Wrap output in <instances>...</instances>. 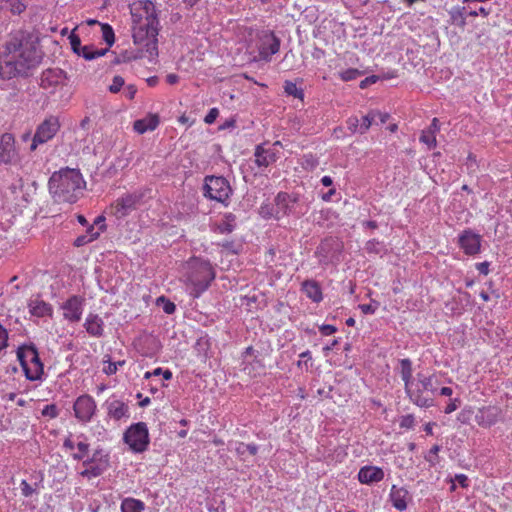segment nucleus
Instances as JSON below:
<instances>
[{
	"instance_id": "obj_1",
	"label": "nucleus",
	"mask_w": 512,
	"mask_h": 512,
	"mask_svg": "<svg viewBox=\"0 0 512 512\" xmlns=\"http://www.w3.org/2000/svg\"><path fill=\"white\" fill-rule=\"evenodd\" d=\"M40 61L41 53L32 41L13 37L5 44L0 57V75L6 79L26 75Z\"/></svg>"
},
{
	"instance_id": "obj_2",
	"label": "nucleus",
	"mask_w": 512,
	"mask_h": 512,
	"mask_svg": "<svg viewBox=\"0 0 512 512\" xmlns=\"http://www.w3.org/2000/svg\"><path fill=\"white\" fill-rule=\"evenodd\" d=\"M49 191L57 202L75 203L83 194L86 182L78 169L55 171L48 182Z\"/></svg>"
},
{
	"instance_id": "obj_3",
	"label": "nucleus",
	"mask_w": 512,
	"mask_h": 512,
	"mask_svg": "<svg viewBox=\"0 0 512 512\" xmlns=\"http://www.w3.org/2000/svg\"><path fill=\"white\" fill-rule=\"evenodd\" d=\"M182 281L193 298H199L215 279V270L209 260L191 257L182 265Z\"/></svg>"
},
{
	"instance_id": "obj_4",
	"label": "nucleus",
	"mask_w": 512,
	"mask_h": 512,
	"mask_svg": "<svg viewBox=\"0 0 512 512\" xmlns=\"http://www.w3.org/2000/svg\"><path fill=\"white\" fill-rule=\"evenodd\" d=\"M308 211V205L295 192H279L273 202L263 203L259 213L264 219L280 220L284 217L301 218Z\"/></svg>"
},
{
	"instance_id": "obj_5",
	"label": "nucleus",
	"mask_w": 512,
	"mask_h": 512,
	"mask_svg": "<svg viewBox=\"0 0 512 512\" xmlns=\"http://www.w3.org/2000/svg\"><path fill=\"white\" fill-rule=\"evenodd\" d=\"M159 21L154 13H148L133 27V40L139 49L146 53L150 62L158 56Z\"/></svg>"
},
{
	"instance_id": "obj_6",
	"label": "nucleus",
	"mask_w": 512,
	"mask_h": 512,
	"mask_svg": "<svg viewBox=\"0 0 512 512\" xmlns=\"http://www.w3.org/2000/svg\"><path fill=\"white\" fill-rule=\"evenodd\" d=\"M69 76L60 68H48L40 75L39 86L49 95H58L60 102L67 104L72 96L68 89Z\"/></svg>"
},
{
	"instance_id": "obj_7",
	"label": "nucleus",
	"mask_w": 512,
	"mask_h": 512,
	"mask_svg": "<svg viewBox=\"0 0 512 512\" xmlns=\"http://www.w3.org/2000/svg\"><path fill=\"white\" fill-rule=\"evenodd\" d=\"M399 365V374L404 382L405 393L409 397L410 401L421 408H429L433 406L432 397L422 395V390L414 388L412 361L409 358H404L399 361Z\"/></svg>"
},
{
	"instance_id": "obj_8",
	"label": "nucleus",
	"mask_w": 512,
	"mask_h": 512,
	"mask_svg": "<svg viewBox=\"0 0 512 512\" xmlns=\"http://www.w3.org/2000/svg\"><path fill=\"white\" fill-rule=\"evenodd\" d=\"M17 358L28 380L37 381L42 379L44 367L34 345L20 346L17 350Z\"/></svg>"
},
{
	"instance_id": "obj_9",
	"label": "nucleus",
	"mask_w": 512,
	"mask_h": 512,
	"mask_svg": "<svg viewBox=\"0 0 512 512\" xmlns=\"http://www.w3.org/2000/svg\"><path fill=\"white\" fill-rule=\"evenodd\" d=\"M280 39L270 30H261L256 34L255 48L258 54L253 57L254 61L270 62L273 55L280 50Z\"/></svg>"
},
{
	"instance_id": "obj_10",
	"label": "nucleus",
	"mask_w": 512,
	"mask_h": 512,
	"mask_svg": "<svg viewBox=\"0 0 512 512\" xmlns=\"http://www.w3.org/2000/svg\"><path fill=\"white\" fill-rule=\"evenodd\" d=\"M123 439L132 452L142 453L146 451L150 443L147 424L144 422L132 424L125 431Z\"/></svg>"
},
{
	"instance_id": "obj_11",
	"label": "nucleus",
	"mask_w": 512,
	"mask_h": 512,
	"mask_svg": "<svg viewBox=\"0 0 512 512\" xmlns=\"http://www.w3.org/2000/svg\"><path fill=\"white\" fill-rule=\"evenodd\" d=\"M109 455L103 449H95L92 455L83 460L84 470L80 475L87 479L101 476L109 467Z\"/></svg>"
},
{
	"instance_id": "obj_12",
	"label": "nucleus",
	"mask_w": 512,
	"mask_h": 512,
	"mask_svg": "<svg viewBox=\"0 0 512 512\" xmlns=\"http://www.w3.org/2000/svg\"><path fill=\"white\" fill-rule=\"evenodd\" d=\"M232 193L228 180L222 176H206L204 195L211 200L225 203Z\"/></svg>"
},
{
	"instance_id": "obj_13",
	"label": "nucleus",
	"mask_w": 512,
	"mask_h": 512,
	"mask_svg": "<svg viewBox=\"0 0 512 512\" xmlns=\"http://www.w3.org/2000/svg\"><path fill=\"white\" fill-rule=\"evenodd\" d=\"M60 129V122L57 116L51 115L44 119L36 128L35 134L32 137L30 151H35L41 144L47 143Z\"/></svg>"
},
{
	"instance_id": "obj_14",
	"label": "nucleus",
	"mask_w": 512,
	"mask_h": 512,
	"mask_svg": "<svg viewBox=\"0 0 512 512\" xmlns=\"http://www.w3.org/2000/svg\"><path fill=\"white\" fill-rule=\"evenodd\" d=\"M74 417L81 425L90 423L97 412L94 398L88 394L78 396L73 404Z\"/></svg>"
},
{
	"instance_id": "obj_15",
	"label": "nucleus",
	"mask_w": 512,
	"mask_h": 512,
	"mask_svg": "<svg viewBox=\"0 0 512 512\" xmlns=\"http://www.w3.org/2000/svg\"><path fill=\"white\" fill-rule=\"evenodd\" d=\"M341 248L342 246L337 239L326 238L321 241L315 254L319 263L323 266H327L339 261Z\"/></svg>"
},
{
	"instance_id": "obj_16",
	"label": "nucleus",
	"mask_w": 512,
	"mask_h": 512,
	"mask_svg": "<svg viewBox=\"0 0 512 512\" xmlns=\"http://www.w3.org/2000/svg\"><path fill=\"white\" fill-rule=\"evenodd\" d=\"M143 198V193L133 192L119 197L111 206L112 214L122 219L134 211Z\"/></svg>"
},
{
	"instance_id": "obj_17",
	"label": "nucleus",
	"mask_w": 512,
	"mask_h": 512,
	"mask_svg": "<svg viewBox=\"0 0 512 512\" xmlns=\"http://www.w3.org/2000/svg\"><path fill=\"white\" fill-rule=\"evenodd\" d=\"M482 236L470 228L458 235V246L465 255L474 256L481 251Z\"/></svg>"
},
{
	"instance_id": "obj_18",
	"label": "nucleus",
	"mask_w": 512,
	"mask_h": 512,
	"mask_svg": "<svg viewBox=\"0 0 512 512\" xmlns=\"http://www.w3.org/2000/svg\"><path fill=\"white\" fill-rule=\"evenodd\" d=\"M19 161V153L15 146V138L11 133L0 137V164L12 165Z\"/></svg>"
},
{
	"instance_id": "obj_19",
	"label": "nucleus",
	"mask_w": 512,
	"mask_h": 512,
	"mask_svg": "<svg viewBox=\"0 0 512 512\" xmlns=\"http://www.w3.org/2000/svg\"><path fill=\"white\" fill-rule=\"evenodd\" d=\"M280 145L277 141L273 146ZM278 159L277 152L274 147L266 146V144H259L254 151V162L260 170L266 169L271 164L275 163Z\"/></svg>"
},
{
	"instance_id": "obj_20",
	"label": "nucleus",
	"mask_w": 512,
	"mask_h": 512,
	"mask_svg": "<svg viewBox=\"0 0 512 512\" xmlns=\"http://www.w3.org/2000/svg\"><path fill=\"white\" fill-rule=\"evenodd\" d=\"M84 307V299L80 296H71L61 306L63 317L70 322H78L81 319Z\"/></svg>"
},
{
	"instance_id": "obj_21",
	"label": "nucleus",
	"mask_w": 512,
	"mask_h": 512,
	"mask_svg": "<svg viewBox=\"0 0 512 512\" xmlns=\"http://www.w3.org/2000/svg\"><path fill=\"white\" fill-rule=\"evenodd\" d=\"M109 418L119 421L130 417L129 406L123 401L110 397L104 403Z\"/></svg>"
},
{
	"instance_id": "obj_22",
	"label": "nucleus",
	"mask_w": 512,
	"mask_h": 512,
	"mask_svg": "<svg viewBox=\"0 0 512 512\" xmlns=\"http://www.w3.org/2000/svg\"><path fill=\"white\" fill-rule=\"evenodd\" d=\"M28 310L30 315L36 318L52 317L53 314L52 305L39 296L31 298L28 301Z\"/></svg>"
},
{
	"instance_id": "obj_23",
	"label": "nucleus",
	"mask_w": 512,
	"mask_h": 512,
	"mask_svg": "<svg viewBox=\"0 0 512 512\" xmlns=\"http://www.w3.org/2000/svg\"><path fill=\"white\" fill-rule=\"evenodd\" d=\"M384 479V471L377 466L366 465L360 468L358 480L361 484L371 485Z\"/></svg>"
},
{
	"instance_id": "obj_24",
	"label": "nucleus",
	"mask_w": 512,
	"mask_h": 512,
	"mask_svg": "<svg viewBox=\"0 0 512 512\" xmlns=\"http://www.w3.org/2000/svg\"><path fill=\"white\" fill-rule=\"evenodd\" d=\"M500 413V408L496 406L483 407L476 414L477 423L484 427H490L499 420Z\"/></svg>"
},
{
	"instance_id": "obj_25",
	"label": "nucleus",
	"mask_w": 512,
	"mask_h": 512,
	"mask_svg": "<svg viewBox=\"0 0 512 512\" xmlns=\"http://www.w3.org/2000/svg\"><path fill=\"white\" fill-rule=\"evenodd\" d=\"M160 124L158 114L149 113L144 118L138 119L133 124V129L138 134H144L148 131H154Z\"/></svg>"
},
{
	"instance_id": "obj_26",
	"label": "nucleus",
	"mask_w": 512,
	"mask_h": 512,
	"mask_svg": "<svg viewBox=\"0 0 512 512\" xmlns=\"http://www.w3.org/2000/svg\"><path fill=\"white\" fill-rule=\"evenodd\" d=\"M84 328L90 336L100 338L104 334V321L99 315L89 313L85 319Z\"/></svg>"
},
{
	"instance_id": "obj_27",
	"label": "nucleus",
	"mask_w": 512,
	"mask_h": 512,
	"mask_svg": "<svg viewBox=\"0 0 512 512\" xmlns=\"http://www.w3.org/2000/svg\"><path fill=\"white\" fill-rule=\"evenodd\" d=\"M409 498V492L403 487H397L396 485H392L389 499L394 508L399 511H404L407 509V500Z\"/></svg>"
},
{
	"instance_id": "obj_28",
	"label": "nucleus",
	"mask_w": 512,
	"mask_h": 512,
	"mask_svg": "<svg viewBox=\"0 0 512 512\" xmlns=\"http://www.w3.org/2000/svg\"><path fill=\"white\" fill-rule=\"evenodd\" d=\"M301 291L314 303H320L323 300L322 289L315 280H305L301 285Z\"/></svg>"
},
{
	"instance_id": "obj_29",
	"label": "nucleus",
	"mask_w": 512,
	"mask_h": 512,
	"mask_svg": "<svg viewBox=\"0 0 512 512\" xmlns=\"http://www.w3.org/2000/svg\"><path fill=\"white\" fill-rule=\"evenodd\" d=\"M414 388L422 390V395L428 396L425 393H434L437 388L435 386V376H426L424 374H417V381H414Z\"/></svg>"
},
{
	"instance_id": "obj_30",
	"label": "nucleus",
	"mask_w": 512,
	"mask_h": 512,
	"mask_svg": "<svg viewBox=\"0 0 512 512\" xmlns=\"http://www.w3.org/2000/svg\"><path fill=\"white\" fill-rule=\"evenodd\" d=\"M234 450L242 460L246 461L248 456L257 454L259 447L255 443L235 442Z\"/></svg>"
},
{
	"instance_id": "obj_31",
	"label": "nucleus",
	"mask_w": 512,
	"mask_h": 512,
	"mask_svg": "<svg viewBox=\"0 0 512 512\" xmlns=\"http://www.w3.org/2000/svg\"><path fill=\"white\" fill-rule=\"evenodd\" d=\"M145 503L142 500L127 497L121 501V512H143L145 510Z\"/></svg>"
},
{
	"instance_id": "obj_32",
	"label": "nucleus",
	"mask_w": 512,
	"mask_h": 512,
	"mask_svg": "<svg viewBox=\"0 0 512 512\" xmlns=\"http://www.w3.org/2000/svg\"><path fill=\"white\" fill-rule=\"evenodd\" d=\"M451 21L454 25L464 28L466 26L467 8L466 7H453L449 11Z\"/></svg>"
},
{
	"instance_id": "obj_33",
	"label": "nucleus",
	"mask_w": 512,
	"mask_h": 512,
	"mask_svg": "<svg viewBox=\"0 0 512 512\" xmlns=\"http://www.w3.org/2000/svg\"><path fill=\"white\" fill-rule=\"evenodd\" d=\"M236 227V216L232 213H226L223 219L217 225V231L220 234H229Z\"/></svg>"
},
{
	"instance_id": "obj_34",
	"label": "nucleus",
	"mask_w": 512,
	"mask_h": 512,
	"mask_svg": "<svg viewBox=\"0 0 512 512\" xmlns=\"http://www.w3.org/2000/svg\"><path fill=\"white\" fill-rule=\"evenodd\" d=\"M77 443L76 448L78 452L72 454V458L76 461H83L85 460V456L88 454L89 451V443L87 442V438L84 434H80L77 436Z\"/></svg>"
},
{
	"instance_id": "obj_35",
	"label": "nucleus",
	"mask_w": 512,
	"mask_h": 512,
	"mask_svg": "<svg viewBox=\"0 0 512 512\" xmlns=\"http://www.w3.org/2000/svg\"><path fill=\"white\" fill-rule=\"evenodd\" d=\"M108 51V48L105 49H96L92 45L82 46L80 49V55L86 60H93L99 57L104 56Z\"/></svg>"
},
{
	"instance_id": "obj_36",
	"label": "nucleus",
	"mask_w": 512,
	"mask_h": 512,
	"mask_svg": "<svg viewBox=\"0 0 512 512\" xmlns=\"http://www.w3.org/2000/svg\"><path fill=\"white\" fill-rule=\"evenodd\" d=\"M283 88L287 95L293 96L299 100L304 99V91L301 87H298L296 83L287 80L284 82Z\"/></svg>"
},
{
	"instance_id": "obj_37",
	"label": "nucleus",
	"mask_w": 512,
	"mask_h": 512,
	"mask_svg": "<svg viewBox=\"0 0 512 512\" xmlns=\"http://www.w3.org/2000/svg\"><path fill=\"white\" fill-rule=\"evenodd\" d=\"M365 250L369 254L374 253V254L382 255L386 252V247L383 242H380L376 239H371L366 242Z\"/></svg>"
},
{
	"instance_id": "obj_38",
	"label": "nucleus",
	"mask_w": 512,
	"mask_h": 512,
	"mask_svg": "<svg viewBox=\"0 0 512 512\" xmlns=\"http://www.w3.org/2000/svg\"><path fill=\"white\" fill-rule=\"evenodd\" d=\"M5 6L12 15H21L27 8V5L22 0L7 1Z\"/></svg>"
},
{
	"instance_id": "obj_39",
	"label": "nucleus",
	"mask_w": 512,
	"mask_h": 512,
	"mask_svg": "<svg viewBox=\"0 0 512 512\" xmlns=\"http://www.w3.org/2000/svg\"><path fill=\"white\" fill-rule=\"evenodd\" d=\"M99 25L101 26L102 38L108 45L107 48L109 49L115 42L114 31H113L112 27L107 23H105V24L99 23Z\"/></svg>"
},
{
	"instance_id": "obj_40",
	"label": "nucleus",
	"mask_w": 512,
	"mask_h": 512,
	"mask_svg": "<svg viewBox=\"0 0 512 512\" xmlns=\"http://www.w3.org/2000/svg\"><path fill=\"white\" fill-rule=\"evenodd\" d=\"M420 142L425 144L429 150L437 146L436 135L423 129L419 138Z\"/></svg>"
},
{
	"instance_id": "obj_41",
	"label": "nucleus",
	"mask_w": 512,
	"mask_h": 512,
	"mask_svg": "<svg viewBox=\"0 0 512 512\" xmlns=\"http://www.w3.org/2000/svg\"><path fill=\"white\" fill-rule=\"evenodd\" d=\"M318 164V158L315 157L313 154L303 155L301 160V166L303 169L312 171L318 166Z\"/></svg>"
},
{
	"instance_id": "obj_42",
	"label": "nucleus",
	"mask_w": 512,
	"mask_h": 512,
	"mask_svg": "<svg viewBox=\"0 0 512 512\" xmlns=\"http://www.w3.org/2000/svg\"><path fill=\"white\" fill-rule=\"evenodd\" d=\"M156 303L166 314H173L176 310V305L165 296L158 297Z\"/></svg>"
},
{
	"instance_id": "obj_43",
	"label": "nucleus",
	"mask_w": 512,
	"mask_h": 512,
	"mask_svg": "<svg viewBox=\"0 0 512 512\" xmlns=\"http://www.w3.org/2000/svg\"><path fill=\"white\" fill-rule=\"evenodd\" d=\"M300 359L297 361V367L300 369H305V371H308V369L312 366V354L309 350H306L302 352L299 355Z\"/></svg>"
},
{
	"instance_id": "obj_44",
	"label": "nucleus",
	"mask_w": 512,
	"mask_h": 512,
	"mask_svg": "<svg viewBox=\"0 0 512 512\" xmlns=\"http://www.w3.org/2000/svg\"><path fill=\"white\" fill-rule=\"evenodd\" d=\"M360 75H362V72L355 68H349L339 72V77L344 82L355 80Z\"/></svg>"
},
{
	"instance_id": "obj_45",
	"label": "nucleus",
	"mask_w": 512,
	"mask_h": 512,
	"mask_svg": "<svg viewBox=\"0 0 512 512\" xmlns=\"http://www.w3.org/2000/svg\"><path fill=\"white\" fill-rule=\"evenodd\" d=\"M41 414L43 417L55 419L59 416V409L55 404H47L43 407Z\"/></svg>"
},
{
	"instance_id": "obj_46",
	"label": "nucleus",
	"mask_w": 512,
	"mask_h": 512,
	"mask_svg": "<svg viewBox=\"0 0 512 512\" xmlns=\"http://www.w3.org/2000/svg\"><path fill=\"white\" fill-rule=\"evenodd\" d=\"M125 364V360H120L117 362L107 361V365L103 367V372L106 375H113L115 374L119 367H122Z\"/></svg>"
},
{
	"instance_id": "obj_47",
	"label": "nucleus",
	"mask_w": 512,
	"mask_h": 512,
	"mask_svg": "<svg viewBox=\"0 0 512 512\" xmlns=\"http://www.w3.org/2000/svg\"><path fill=\"white\" fill-rule=\"evenodd\" d=\"M373 123H375V121L373 118L372 111H370L367 115H365L362 118V122L360 123V127H359V133L360 134L366 133Z\"/></svg>"
},
{
	"instance_id": "obj_48",
	"label": "nucleus",
	"mask_w": 512,
	"mask_h": 512,
	"mask_svg": "<svg viewBox=\"0 0 512 512\" xmlns=\"http://www.w3.org/2000/svg\"><path fill=\"white\" fill-rule=\"evenodd\" d=\"M98 237H99V232H95V234H91V235H81L75 239L74 245L76 247H81V246H84V245L94 241Z\"/></svg>"
},
{
	"instance_id": "obj_49",
	"label": "nucleus",
	"mask_w": 512,
	"mask_h": 512,
	"mask_svg": "<svg viewBox=\"0 0 512 512\" xmlns=\"http://www.w3.org/2000/svg\"><path fill=\"white\" fill-rule=\"evenodd\" d=\"M8 331L7 329L0 324V355L6 353V349L8 347Z\"/></svg>"
},
{
	"instance_id": "obj_50",
	"label": "nucleus",
	"mask_w": 512,
	"mask_h": 512,
	"mask_svg": "<svg viewBox=\"0 0 512 512\" xmlns=\"http://www.w3.org/2000/svg\"><path fill=\"white\" fill-rule=\"evenodd\" d=\"M124 85H125L124 78L119 75H116L112 79V83L109 86V91L111 93H118L121 91V89L124 87Z\"/></svg>"
},
{
	"instance_id": "obj_51",
	"label": "nucleus",
	"mask_w": 512,
	"mask_h": 512,
	"mask_svg": "<svg viewBox=\"0 0 512 512\" xmlns=\"http://www.w3.org/2000/svg\"><path fill=\"white\" fill-rule=\"evenodd\" d=\"M415 425V418L412 414H407L401 417L399 426L400 428L412 429Z\"/></svg>"
},
{
	"instance_id": "obj_52",
	"label": "nucleus",
	"mask_w": 512,
	"mask_h": 512,
	"mask_svg": "<svg viewBox=\"0 0 512 512\" xmlns=\"http://www.w3.org/2000/svg\"><path fill=\"white\" fill-rule=\"evenodd\" d=\"M69 40L73 52L77 55H80V49L82 48V45L79 36L75 33H71L69 36Z\"/></svg>"
},
{
	"instance_id": "obj_53",
	"label": "nucleus",
	"mask_w": 512,
	"mask_h": 512,
	"mask_svg": "<svg viewBox=\"0 0 512 512\" xmlns=\"http://www.w3.org/2000/svg\"><path fill=\"white\" fill-rule=\"evenodd\" d=\"M21 493L24 497H30L33 493L36 492L26 480H22L20 483Z\"/></svg>"
},
{
	"instance_id": "obj_54",
	"label": "nucleus",
	"mask_w": 512,
	"mask_h": 512,
	"mask_svg": "<svg viewBox=\"0 0 512 512\" xmlns=\"http://www.w3.org/2000/svg\"><path fill=\"white\" fill-rule=\"evenodd\" d=\"M346 123H347V128L351 132H353V133L359 132L360 123H359V119L356 116L349 117L347 119Z\"/></svg>"
},
{
	"instance_id": "obj_55",
	"label": "nucleus",
	"mask_w": 512,
	"mask_h": 512,
	"mask_svg": "<svg viewBox=\"0 0 512 512\" xmlns=\"http://www.w3.org/2000/svg\"><path fill=\"white\" fill-rule=\"evenodd\" d=\"M372 114H373V118H374L375 123H379V124L386 123L388 118H389V114L388 113H383V112H380V111H377V110H372Z\"/></svg>"
},
{
	"instance_id": "obj_56",
	"label": "nucleus",
	"mask_w": 512,
	"mask_h": 512,
	"mask_svg": "<svg viewBox=\"0 0 512 512\" xmlns=\"http://www.w3.org/2000/svg\"><path fill=\"white\" fill-rule=\"evenodd\" d=\"M123 88H124V90H123V94H124V96H125L127 99L132 100V99L135 97L136 93H137V88H136V86H135V85H133V84H128V85H126V86L124 85V87H123Z\"/></svg>"
},
{
	"instance_id": "obj_57",
	"label": "nucleus",
	"mask_w": 512,
	"mask_h": 512,
	"mask_svg": "<svg viewBox=\"0 0 512 512\" xmlns=\"http://www.w3.org/2000/svg\"><path fill=\"white\" fill-rule=\"evenodd\" d=\"M219 115V110L217 108H211L209 110V112L207 113V115L205 116L204 118V122L206 124H213L215 122V120L217 119Z\"/></svg>"
},
{
	"instance_id": "obj_58",
	"label": "nucleus",
	"mask_w": 512,
	"mask_h": 512,
	"mask_svg": "<svg viewBox=\"0 0 512 512\" xmlns=\"http://www.w3.org/2000/svg\"><path fill=\"white\" fill-rule=\"evenodd\" d=\"M490 9H486L484 7H480L479 10H472L467 8V15L471 17H476L478 15H482L483 17H487L490 14Z\"/></svg>"
},
{
	"instance_id": "obj_59",
	"label": "nucleus",
	"mask_w": 512,
	"mask_h": 512,
	"mask_svg": "<svg viewBox=\"0 0 512 512\" xmlns=\"http://www.w3.org/2000/svg\"><path fill=\"white\" fill-rule=\"evenodd\" d=\"M440 451V446L439 445H434L428 455L426 456V460L432 464H434L436 462V458L438 456V453Z\"/></svg>"
},
{
	"instance_id": "obj_60",
	"label": "nucleus",
	"mask_w": 512,
	"mask_h": 512,
	"mask_svg": "<svg viewBox=\"0 0 512 512\" xmlns=\"http://www.w3.org/2000/svg\"><path fill=\"white\" fill-rule=\"evenodd\" d=\"M320 332L324 336H329L334 334L337 331V328L330 324H323L319 327Z\"/></svg>"
},
{
	"instance_id": "obj_61",
	"label": "nucleus",
	"mask_w": 512,
	"mask_h": 512,
	"mask_svg": "<svg viewBox=\"0 0 512 512\" xmlns=\"http://www.w3.org/2000/svg\"><path fill=\"white\" fill-rule=\"evenodd\" d=\"M209 512H226V507L223 502L220 503H209L207 506Z\"/></svg>"
},
{
	"instance_id": "obj_62",
	"label": "nucleus",
	"mask_w": 512,
	"mask_h": 512,
	"mask_svg": "<svg viewBox=\"0 0 512 512\" xmlns=\"http://www.w3.org/2000/svg\"><path fill=\"white\" fill-rule=\"evenodd\" d=\"M359 309L364 313V314H374L376 312V309H377V305H373V304H360L359 305Z\"/></svg>"
},
{
	"instance_id": "obj_63",
	"label": "nucleus",
	"mask_w": 512,
	"mask_h": 512,
	"mask_svg": "<svg viewBox=\"0 0 512 512\" xmlns=\"http://www.w3.org/2000/svg\"><path fill=\"white\" fill-rule=\"evenodd\" d=\"M459 403L460 400L458 398L452 399L450 403L445 407L444 412L446 414L454 412L458 408Z\"/></svg>"
},
{
	"instance_id": "obj_64",
	"label": "nucleus",
	"mask_w": 512,
	"mask_h": 512,
	"mask_svg": "<svg viewBox=\"0 0 512 512\" xmlns=\"http://www.w3.org/2000/svg\"><path fill=\"white\" fill-rule=\"evenodd\" d=\"M23 188V179L20 177L18 178L17 180H15V182H13L10 186H9V189L11 190V192L13 194H17L18 191L22 190Z\"/></svg>"
}]
</instances>
